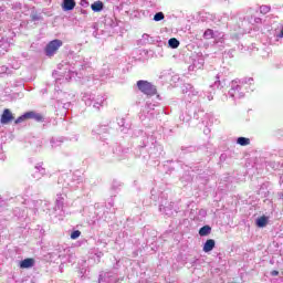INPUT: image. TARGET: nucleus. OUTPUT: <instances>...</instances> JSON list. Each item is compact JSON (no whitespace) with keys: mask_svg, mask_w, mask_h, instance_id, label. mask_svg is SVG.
<instances>
[{"mask_svg":"<svg viewBox=\"0 0 283 283\" xmlns=\"http://www.w3.org/2000/svg\"><path fill=\"white\" fill-rule=\"evenodd\" d=\"M137 87L142 94H145L146 96H156L157 90L156 86H154L150 82L145 80L137 81Z\"/></svg>","mask_w":283,"mask_h":283,"instance_id":"f257e3e1","label":"nucleus"},{"mask_svg":"<svg viewBox=\"0 0 283 283\" xmlns=\"http://www.w3.org/2000/svg\"><path fill=\"white\" fill-rule=\"evenodd\" d=\"M62 46H63V41L55 39L53 41H50L46 44L44 52L46 56H54V54H56V52H59V49Z\"/></svg>","mask_w":283,"mask_h":283,"instance_id":"f03ea898","label":"nucleus"},{"mask_svg":"<svg viewBox=\"0 0 283 283\" xmlns=\"http://www.w3.org/2000/svg\"><path fill=\"white\" fill-rule=\"evenodd\" d=\"M14 120V115H12V112L9 108H6L1 115L0 123L2 125H8L9 123H12Z\"/></svg>","mask_w":283,"mask_h":283,"instance_id":"7ed1b4c3","label":"nucleus"},{"mask_svg":"<svg viewBox=\"0 0 283 283\" xmlns=\"http://www.w3.org/2000/svg\"><path fill=\"white\" fill-rule=\"evenodd\" d=\"M24 118H25V120L33 119V120H36L38 123H42L43 115H41L36 112H33V111H30V112L24 113Z\"/></svg>","mask_w":283,"mask_h":283,"instance_id":"20e7f679","label":"nucleus"},{"mask_svg":"<svg viewBox=\"0 0 283 283\" xmlns=\"http://www.w3.org/2000/svg\"><path fill=\"white\" fill-rule=\"evenodd\" d=\"M74 8H76L75 0H63L62 9L64 12H70L71 10H74Z\"/></svg>","mask_w":283,"mask_h":283,"instance_id":"39448f33","label":"nucleus"},{"mask_svg":"<svg viewBox=\"0 0 283 283\" xmlns=\"http://www.w3.org/2000/svg\"><path fill=\"white\" fill-rule=\"evenodd\" d=\"M216 249V240L213 239H208L206 243L203 244V252L209 253Z\"/></svg>","mask_w":283,"mask_h":283,"instance_id":"423d86ee","label":"nucleus"},{"mask_svg":"<svg viewBox=\"0 0 283 283\" xmlns=\"http://www.w3.org/2000/svg\"><path fill=\"white\" fill-rule=\"evenodd\" d=\"M34 262L33 258L24 259L20 261V269H32V266H34Z\"/></svg>","mask_w":283,"mask_h":283,"instance_id":"0eeeda50","label":"nucleus"},{"mask_svg":"<svg viewBox=\"0 0 283 283\" xmlns=\"http://www.w3.org/2000/svg\"><path fill=\"white\" fill-rule=\"evenodd\" d=\"M103 8H105V4L101 0L95 1L91 4V10H93V12H101Z\"/></svg>","mask_w":283,"mask_h":283,"instance_id":"6e6552de","label":"nucleus"},{"mask_svg":"<svg viewBox=\"0 0 283 283\" xmlns=\"http://www.w3.org/2000/svg\"><path fill=\"white\" fill-rule=\"evenodd\" d=\"M269 224V217L262 216L259 219H256V227L260 229H263V227H266Z\"/></svg>","mask_w":283,"mask_h":283,"instance_id":"1a4fd4ad","label":"nucleus"},{"mask_svg":"<svg viewBox=\"0 0 283 283\" xmlns=\"http://www.w3.org/2000/svg\"><path fill=\"white\" fill-rule=\"evenodd\" d=\"M211 233V228L209 226H203L201 229H199V235L201 238H205Z\"/></svg>","mask_w":283,"mask_h":283,"instance_id":"9d476101","label":"nucleus"},{"mask_svg":"<svg viewBox=\"0 0 283 283\" xmlns=\"http://www.w3.org/2000/svg\"><path fill=\"white\" fill-rule=\"evenodd\" d=\"M238 145H241V147H247V145H251V139L247 137H239L237 139Z\"/></svg>","mask_w":283,"mask_h":283,"instance_id":"9b49d317","label":"nucleus"},{"mask_svg":"<svg viewBox=\"0 0 283 283\" xmlns=\"http://www.w3.org/2000/svg\"><path fill=\"white\" fill-rule=\"evenodd\" d=\"M168 45H169L170 48H172L174 50H176V48H179L180 41H178V39H176V38H171V39L168 41Z\"/></svg>","mask_w":283,"mask_h":283,"instance_id":"f8f14e48","label":"nucleus"},{"mask_svg":"<svg viewBox=\"0 0 283 283\" xmlns=\"http://www.w3.org/2000/svg\"><path fill=\"white\" fill-rule=\"evenodd\" d=\"M213 36H214V33H213V30L211 29H207L203 33V39L209 40V39H213Z\"/></svg>","mask_w":283,"mask_h":283,"instance_id":"ddd939ff","label":"nucleus"},{"mask_svg":"<svg viewBox=\"0 0 283 283\" xmlns=\"http://www.w3.org/2000/svg\"><path fill=\"white\" fill-rule=\"evenodd\" d=\"M165 19V13L158 12L154 15V21H163Z\"/></svg>","mask_w":283,"mask_h":283,"instance_id":"4468645a","label":"nucleus"},{"mask_svg":"<svg viewBox=\"0 0 283 283\" xmlns=\"http://www.w3.org/2000/svg\"><path fill=\"white\" fill-rule=\"evenodd\" d=\"M77 238H81V231L75 230L71 233V240H77Z\"/></svg>","mask_w":283,"mask_h":283,"instance_id":"2eb2a0df","label":"nucleus"},{"mask_svg":"<svg viewBox=\"0 0 283 283\" xmlns=\"http://www.w3.org/2000/svg\"><path fill=\"white\" fill-rule=\"evenodd\" d=\"M25 120V115H21L20 117H18L15 120H14V124L15 125H19V123H23Z\"/></svg>","mask_w":283,"mask_h":283,"instance_id":"dca6fc26","label":"nucleus"},{"mask_svg":"<svg viewBox=\"0 0 283 283\" xmlns=\"http://www.w3.org/2000/svg\"><path fill=\"white\" fill-rule=\"evenodd\" d=\"M271 275H272L273 277H275V276L280 275V272L276 271V270H273V271L271 272Z\"/></svg>","mask_w":283,"mask_h":283,"instance_id":"f3484780","label":"nucleus"},{"mask_svg":"<svg viewBox=\"0 0 283 283\" xmlns=\"http://www.w3.org/2000/svg\"><path fill=\"white\" fill-rule=\"evenodd\" d=\"M264 10L265 12H271V8L269 7H261V12Z\"/></svg>","mask_w":283,"mask_h":283,"instance_id":"a211bd4d","label":"nucleus"}]
</instances>
